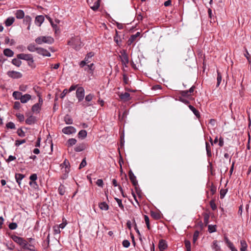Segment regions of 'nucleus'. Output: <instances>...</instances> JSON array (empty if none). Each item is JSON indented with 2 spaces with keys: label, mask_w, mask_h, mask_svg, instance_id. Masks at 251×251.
Segmentation results:
<instances>
[{
  "label": "nucleus",
  "mask_w": 251,
  "mask_h": 251,
  "mask_svg": "<svg viewBox=\"0 0 251 251\" xmlns=\"http://www.w3.org/2000/svg\"><path fill=\"white\" fill-rule=\"evenodd\" d=\"M62 132L63 133L65 134H71L73 133H75L76 132V129L75 128L72 126H67L65 127H64L62 130Z\"/></svg>",
  "instance_id": "obj_8"
},
{
  "label": "nucleus",
  "mask_w": 251,
  "mask_h": 251,
  "mask_svg": "<svg viewBox=\"0 0 251 251\" xmlns=\"http://www.w3.org/2000/svg\"><path fill=\"white\" fill-rule=\"evenodd\" d=\"M94 55V53L92 52H90L86 55L84 60H86V62L89 63L90 61L89 59Z\"/></svg>",
  "instance_id": "obj_48"
},
{
  "label": "nucleus",
  "mask_w": 251,
  "mask_h": 251,
  "mask_svg": "<svg viewBox=\"0 0 251 251\" xmlns=\"http://www.w3.org/2000/svg\"><path fill=\"white\" fill-rule=\"evenodd\" d=\"M180 94L182 97H188L190 96V94H189V91H188V90L181 91L180 92Z\"/></svg>",
  "instance_id": "obj_54"
},
{
  "label": "nucleus",
  "mask_w": 251,
  "mask_h": 251,
  "mask_svg": "<svg viewBox=\"0 0 251 251\" xmlns=\"http://www.w3.org/2000/svg\"><path fill=\"white\" fill-rule=\"evenodd\" d=\"M69 165L70 163L69 162V161L67 159H65L63 163L60 165V166L62 167V168L65 167V173H68L69 172V168L68 167V166H69Z\"/></svg>",
  "instance_id": "obj_16"
},
{
  "label": "nucleus",
  "mask_w": 251,
  "mask_h": 251,
  "mask_svg": "<svg viewBox=\"0 0 251 251\" xmlns=\"http://www.w3.org/2000/svg\"><path fill=\"white\" fill-rule=\"evenodd\" d=\"M5 43L8 44L10 43V45H13L15 44V41L13 39H10L8 37H6L5 38Z\"/></svg>",
  "instance_id": "obj_44"
},
{
  "label": "nucleus",
  "mask_w": 251,
  "mask_h": 251,
  "mask_svg": "<svg viewBox=\"0 0 251 251\" xmlns=\"http://www.w3.org/2000/svg\"><path fill=\"white\" fill-rule=\"evenodd\" d=\"M37 53L40 55H42L44 56H50L51 54L50 52H49L47 50L42 48H38L37 49Z\"/></svg>",
  "instance_id": "obj_10"
},
{
  "label": "nucleus",
  "mask_w": 251,
  "mask_h": 251,
  "mask_svg": "<svg viewBox=\"0 0 251 251\" xmlns=\"http://www.w3.org/2000/svg\"><path fill=\"white\" fill-rule=\"evenodd\" d=\"M27 64L31 68L34 69L36 67V65H35V64L34 63L33 57H32L29 61H28L27 62Z\"/></svg>",
  "instance_id": "obj_45"
},
{
  "label": "nucleus",
  "mask_w": 251,
  "mask_h": 251,
  "mask_svg": "<svg viewBox=\"0 0 251 251\" xmlns=\"http://www.w3.org/2000/svg\"><path fill=\"white\" fill-rule=\"evenodd\" d=\"M212 248L215 250L216 251H218L220 250V246H218L217 241L216 240H214L213 242Z\"/></svg>",
  "instance_id": "obj_43"
},
{
  "label": "nucleus",
  "mask_w": 251,
  "mask_h": 251,
  "mask_svg": "<svg viewBox=\"0 0 251 251\" xmlns=\"http://www.w3.org/2000/svg\"><path fill=\"white\" fill-rule=\"evenodd\" d=\"M222 75L221 74V73L219 72V71L218 70H217V87H218L220 83H221V82L222 81Z\"/></svg>",
  "instance_id": "obj_36"
},
{
  "label": "nucleus",
  "mask_w": 251,
  "mask_h": 251,
  "mask_svg": "<svg viewBox=\"0 0 251 251\" xmlns=\"http://www.w3.org/2000/svg\"><path fill=\"white\" fill-rule=\"evenodd\" d=\"M31 18L29 16L26 15L23 20V23L26 25H31Z\"/></svg>",
  "instance_id": "obj_31"
},
{
  "label": "nucleus",
  "mask_w": 251,
  "mask_h": 251,
  "mask_svg": "<svg viewBox=\"0 0 251 251\" xmlns=\"http://www.w3.org/2000/svg\"><path fill=\"white\" fill-rule=\"evenodd\" d=\"M12 63L17 67H20L22 64V62L20 60V59H18V58H14L12 60Z\"/></svg>",
  "instance_id": "obj_35"
},
{
  "label": "nucleus",
  "mask_w": 251,
  "mask_h": 251,
  "mask_svg": "<svg viewBox=\"0 0 251 251\" xmlns=\"http://www.w3.org/2000/svg\"><path fill=\"white\" fill-rule=\"evenodd\" d=\"M16 17L18 19H22L25 17V13L22 10H17L15 13Z\"/></svg>",
  "instance_id": "obj_15"
},
{
  "label": "nucleus",
  "mask_w": 251,
  "mask_h": 251,
  "mask_svg": "<svg viewBox=\"0 0 251 251\" xmlns=\"http://www.w3.org/2000/svg\"><path fill=\"white\" fill-rule=\"evenodd\" d=\"M203 221L205 225H207L208 224L209 222V215L208 213H204L203 214Z\"/></svg>",
  "instance_id": "obj_40"
},
{
  "label": "nucleus",
  "mask_w": 251,
  "mask_h": 251,
  "mask_svg": "<svg viewBox=\"0 0 251 251\" xmlns=\"http://www.w3.org/2000/svg\"><path fill=\"white\" fill-rule=\"evenodd\" d=\"M86 149V146L84 144H81L77 145L75 148V151L76 152H80Z\"/></svg>",
  "instance_id": "obj_24"
},
{
  "label": "nucleus",
  "mask_w": 251,
  "mask_h": 251,
  "mask_svg": "<svg viewBox=\"0 0 251 251\" xmlns=\"http://www.w3.org/2000/svg\"><path fill=\"white\" fill-rule=\"evenodd\" d=\"M26 248H24V250H27L30 251H35V247L32 243L29 244L28 242L26 241Z\"/></svg>",
  "instance_id": "obj_29"
},
{
  "label": "nucleus",
  "mask_w": 251,
  "mask_h": 251,
  "mask_svg": "<svg viewBox=\"0 0 251 251\" xmlns=\"http://www.w3.org/2000/svg\"><path fill=\"white\" fill-rule=\"evenodd\" d=\"M41 106L39 105V103H35L32 107V111L33 112L39 113Z\"/></svg>",
  "instance_id": "obj_28"
},
{
  "label": "nucleus",
  "mask_w": 251,
  "mask_h": 251,
  "mask_svg": "<svg viewBox=\"0 0 251 251\" xmlns=\"http://www.w3.org/2000/svg\"><path fill=\"white\" fill-rule=\"evenodd\" d=\"M85 91L83 87H78L76 91V97L77 98L78 101H82L84 97Z\"/></svg>",
  "instance_id": "obj_6"
},
{
  "label": "nucleus",
  "mask_w": 251,
  "mask_h": 251,
  "mask_svg": "<svg viewBox=\"0 0 251 251\" xmlns=\"http://www.w3.org/2000/svg\"><path fill=\"white\" fill-rule=\"evenodd\" d=\"M205 145L207 155L208 157H211L212 156V153L211 151V147L209 143H208L207 142L205 143Z\"/></svg>",
  "instance_id": "obj_33"
},
{
  "label": "nucleus",
  "mask_w": 251,
  "mask_h": 251,
  "mask_svg": "<svg viewBox=\"0 0 251 251\" xmlns=\"http://www.w3.org/2000/svg\"><path fill=\"white\" fill-rule=\"evenodd\" d=\"M76 140L75 138L69 139L67 142V145L68 147H72L75 145L76 143Z\"/></svg>",
  "instance_id": "obj_30"
},
{
  "label": "nucleus",
  "mask_w": 251,
  "mask_h": 251,
  "mask_svg": "<svg viewBox=\"0 0 251 251\" xmlns=\"http://www.w3.org/2000/svg\"><path fill=\"white\" fill-rule=\"evenodd\" d=\"M35 41L37 44L39 45L43 43L51 44L53 42L54 40L50 36H40L36 38Z\"/></svg>",
  "instance_id": "obj_2"
},
{
  "label": "nucleus",
  "mask_w": 251,
  "mask_h": 251,
  "mask_svg": "<svg viewBox=\"0 0 251 251\" xmlns=\"http://www.w3.org/2000/svg\"><path fill=\"white\" fill-rule=\"evenodd\" d=\"M6 247L7 249L9 250H13L15 248V245L12 242L7 243L6 244Z\"/></svg>",
  "instance_id": "obj_55"
},
{
  "label": "nucleus",
  "mask_w": 251,
  "mask_h": 251,
  "mask_svg": "<svg viewBox=\"0 0 251 251\" xmlns=\"http://www.w3.org/2000/svg\"><path fill=\"white\" fill-rule=\"evenodd\" d=\"M64 121L66 124L71 125L73 124V119L71 117L68 115L64 117Z\"/></svg>",
  "instance_id": "obj_32"
},
{
  "label": "nucleus",
  "mask_w": 251,
  "mask_h": 251,
  "mask_svg": "<svg viewBox=\"0 0 251 251\" xmlns=\"http://www.w3.org/2000/svg\"><path fill=\"white\" fill-rule=\"evenodd\" d=\"M244 55L247 58L249 63H251V56H250V55L247 50H246V53L244 54Z\"/></svg>",
  "instance_id": "obj_61"
},
{
  "label": "nucleus",
  "mask_w": 251,
  "mask_h": 251,
  "mask_svg": "<svg viewBox=\"0 0 251 251\" xmlns=\"http://www.w3.org/2000/svg\"><path fill=\"white\" fill-rule=\"evenodd\" d=\"M65 187L64 185L61 184L58 188V192L60 195H64L65 193Z\"/></svg>",
  "instance_id": "obj_38"
},
{
  "label": "nucleus",
  "mask_w": 251,
  "mask_h": 251,
  "mask_svg": "<svg viewBox=\"0 0 251 251\" xmlns=\"http://www.w3.org/2000/svg\"><path fill=\"white\" fill-rule=\"evenodd\" d=\"M119 97L120 99L124 101H128L130 100V94L127 92H125L124 93H121Z\"/></svg>",
  "instance_id": "obj_14"
},
{
  "label": "nucleus",
  "mask_w": 251,
  "mask_h": 251,
  "mask_svg": "<svg viewBox=\"0 0 251 251\" xmlns=\"http://www.w3.org/2000/svg\"><path fill=\"white\" fill-rule=\"evenodd\" d=\"M25 175L21 174H16L15 179L17 182L20 185L21 183V180L24 178Z\"/></svg>",
  "instance_id": "obj_20"
},
{
  "label": "nucleus",
  "mask_w": 251,
  "mask_h": 251,
  "mask_svg": "<svg viewBox=\"0 0 251 251\" xmlns=\"http://www.w3.org/2000/svg\"><path fill=\"white\" fill-rule=\"evenodd\" d=\"M114 40L118 45H120V43L121 42V40L120 37L118 36V32L117 30L116 31V35L114 37Z\"/></svg>",
  "instance_id": "obj_39"
},
{
  "label": "nucleus",
  "mask_w": 251,
  "mask_h": 251,
  "mask_svg": "<svg viewBox=\"0 0 251 251\" xmlns=\"http://www.w3.org/2000/svg\"><path fill=\"white\" fill-rule=\"evenodd\" d=\"M93 95L92 94H89L88 95H87L86 97H85V100L87 101H90L93 98Z\"/></svg>",
  "instance_id": "obj_64"
},
{
  "label": "nucleus",
  "mask_w": 251,
  "mask_h": 251,
  "mask_svg": "<svg viewBox=\"0 0 251 251\" xmlns=\"http://www.w3.org/2000/svg\"><path fill=\"white\" fill-rule=\"evenodd\" d=\"M123 246L125 248H128L130 246V242L127 240H125L122 243Z\"/></svg>",
  "instance_id": "obj_63"
},
{
  "label": "nucleus",
  "mask_w": 251,
  "mask_h": 251,
  "mask_svg": "<svg viewBox=\"0 0 251 251\" xmlns=\"http://www.w3.org/2000/svg\"><path fill=\"white\" fill-rule=\"evenodd\" d=\"M216 187L213 184H212L210 189L211 194L214 195L216 193Z\"/></svg>",
  "instance_id": "obj_58"
},
{
  "label": "nucleus",
  "mask_w": 251,
  "mask_h": 251,
  "mask_svg": "<svg viewBox=\"0 0 251 251\" xmlns=\"http://www.w3.org/2000/svg\"><path fill=\"white\" fill-rule=\"evenodd\" d=\"M11 238L15 242L21 246L23 249L26 248V241L23 238L15 235H11Z\"/></svg>",
  "instance_id": "obj_3"
},
{
  "label": "nucleus",
  "mask_w": 251,
  "mask_h": 251,
  "mask_svg": "<svg viewBox=\"0 0 251 251\" xmlns=\"http://www.w3.org/2000/svg\"><path fill=\"white\" fill-rule=\"evenodd\" d=\"M15 21V18L13 17H9L6 19L5 21V24L6 26L11 25Z\"/></svg>",
  "instance_id": "obj_19"
},
{
  "label": "nucleus",
  "mask_w": 251,
  "mask_h": 251,
  "mask_svg": "<svg viewBox=\"0 0 251 251\" xmlns=\"http://www.w3.org/2000/svg\"><path fill=\"white\" fill-rule=\"evenodd\" d=\"M3 54L7 57H12L14 55V52L9 49H6L3 50Z\"/></svg>",
  "instance_id": "obj_23"
},
{
  "label": "nucleus",
  "mask_w": 251,
  "mask_h": 251,
  "mask_svg": "<svg viewBox=\"0 0 251 251\" xmlns=\"http://www.w3.org/2000/svg\"><path fill=\"white\" fill-rule=\"evenodd\" d=\"M99 207L101 210H107L109 208L108 205L105 202H101L99 203Z\"/></svg>",
  "instance_id": "obj_27"
},
{
  "label": "nucleus",
  "mask_w": 251,
  "mask_h": 251,
  "mask_svg": "<svg viewBox=\"0 0 251 251\" xmlns=\"http://www.w3.org/2000/svg\"><path fill=\"white\" fill-rule=\"evenodd\" d=\"M100 0H87L90 8L94 11H97L100 7Z\"/></svg>",
  "instance_id": "obj_5"
},
{
  "label": "nucleus",
  "mask_w": 251,
  "mask_h": 251,
  "mask_svg": "<svg viewBox=\"0 0 251 251\" xmlns=\"http://www.w3.org/2000/svg\"><path fill=\"white\" fill-rule=\"evenodd\" d=\"M185 246L186 248L187 251H191V243L188 240H185Z\"/></svg>",
  "instance_id": "obj_49"
},
{
  "label": "nucleus",
  "mask_w": 251,
  "mask_h": 251,
  "mask_svg": "<svg viewBox=\"0 0 251 251\" xmlns=\"http://www.w3.org/2000/svg\"><path fill=\"white\" fill-rule=\"evenodd\" d=\"M208 230L209 233H212L216 231V226L209 225L208 226Z\"/></svg>",
  "instance_id": "obj_41"
},
{
  "label": "nucleus",
  "mask_w": 251,
  "mask_h": 251,
  "mask_svg": "<svg viewBox=\"0 0 251 251\" xmlns=\"http://www.w3.org/2000/svg\"><path fill=\"white\" fill-rule=\"evenodd\" d=\"M158 248L160 251H163V250L167 249V244L166 243V242L164 240H160L159 242Z\"/></svg>",
  "instance_id": "obj_13"
},
{
  "label": "nucleus",
  "mask_w": 251,
  "mask_h": 251,
  "mask_svg": "<svg viewBox=\"0 0 251 251\" xmlns=\"http://www.w3.org/2000/svg\"><path fill=\"white\" fill-rule=\"evenodd\" d=\"M224 239H225V241L227 245V246L229 248H231L232 247H233V245L232 244V243H231L229 240L228 239V238L226 237V236H225V238H224Z\"/></svg>",
  "instance_id": "obj_42"
},
{
  "label": "nucleus",
  "mask_w": 251,
  "mask_h": 251,
  "mask_svg": "<svg viewBox=\"0 0 251 251\" xmlns=\"http://www.w3.org/2000/svg\"><path fill=\"white\" fill-rule=\"evenodd\" d=\"M68 44L76 50H78L81 47V42L79 37L72 38L68 42Z\"/></svg>",
  "instance_id": "obj_1"
},
{
  "label": "nucleus",
  "mask_w": 251,
  "mask_h": 251,
  "mask_svg": "<svg viewBox=\"0 0 251 251\" xmlns=\"http://www.w3.org/2000/svg\"><path fill=\"white\" fill-rule=\"evenodd\" d=\"M17 134L20 137L25 136V133L22 129H18L17 130Z\"/></svg>",
  "instance_id": "obj_60"
},
{
  "label": "nucleus",
  "mask_w": 251,
  "mask_h": 251,
  "mask_svg": "<svg viewBox=\"0 0 251 251\" xmlns=\"http://www.w3.org/2000/svg\"><path fill=\"white\" fill-rule=\"evenodd\" d=\"M188 107L198 118H200V114L198 110H197L193 106L191 105H189Z\"/></svg>",
  "instance_id": "obj_21"
},
{
  "label": "nucleus",
  "mask_w": 251,
  "mask_h": 251,
  "mask_svg": "<svg viewBox=\"0 0 251 251\" xmlns=\"http://www.w3.org/2000/svg\"><path fill=\"white\" fill-rule=\"evenodd\" d=\"M17 227V225L15 223H12L9 225V228L11 230H14Z\"/></svg>",
  "instance_id": "obj_57"
},
{
  "label": "nucleus",
  "mask_w": 251,
  "mask_h": 251,
  "mask_svg": "<svg viewBox=\"0 0 251 251\" xmlns=\"http://www.w3.org/2000/svg\"><path fill=\"white\" fill-rule=\"evenodd\" d=\"M199 235V232L197 230L195 231L194 233L193 237V241L194 243H195L196 242V241L197 240Z\"/></svg>",
  "instance_id": "obj_51"
},
{
  "label": "nucleus",
  "mask_w": 251,
  "mask_h": 251,
  "mask_svg": "<svg viewBox=\"0 0 251 251\" xmlns=\"http://www.w3.org/2000/svg\"><path fill=\"white\" fill-rule=\"evenodd\" d=\"M17 57L18 59L24 60L28 62L33 57V56L31 54L20 53L17 54Z\"/></svg>",
  "instance_id": "obj_9"
},
{
  "label": "nucleus",
  "mask_w": 251,
  "mask_h": 251,
  "mask_svg": "<svg viewBox=\"0 0 251 251\" xmlns=\"http://www.w3.org/2000/svg\"><path fill=\"white\" fill-rule=\"evenodd\" d=\"M38 48L36 47L34 44H30L27 47V49L30 52L37 51Z\"/></svg>",
  "instance_id": "obj_25"
},
{
  "label": "nucleus",
  "mask_w": 251,
  "mask_h": 251,
  "mask_svg": "<svg viewBox=\"0 0 251 251\" xmlns=\"http://www.w3.org/2000/svg\"><path fill=\"white\" fill-rule=\"evenodd\" d=\"M114 199L116 200V201H117V202L118 203V204L119 207L122 210H124V205L122 203V200L119 199H118V198H115Z\"/></svg>",
  "instance_id": "obj_47"
},
{
  "label": "nucleus",
  "mask_w": 251,
  "mask_h": 251,
  "mask_svg": "<svg viewBox=\"0 0 251 251\" xmlns=\"http://www.w3.org/2000/svg\"><path fill=\"white\" fill-rule=\"evenodd\" d=\"M87 135V131L85 130H81L78 133V137L81 139H84Z\"/></svg>",
  "instance_id": "obj_26"
},
{
  "label": "nucleus",
  "mask_w": 251,
  "mask_h": 251,
  "mask_svg": "<svg viewBox=\"0 0 251 251\" xmlns=\"http://www.w3.org/2000/svg\"><path fill=\"white\" fill-rule=\"evenodd\" d=\"M151 216L154 219L156 220L159 219L160 218V215L159 214V213L156 212L151 211Z\"/></svg>",
  "instance_id": "obj_46"
},
{
  "label": "nucleus",
  "mask_w": 251,
  "mask_h": 251,
  "mask_svg": "<svg viewBox=\"0 0 251 251\" xmlns=\"http://www.w3.org/2000/svg\"><path fill=\"white\" fill-rule=\"evenodd\" d=\"M26 141L25 139H23L22 140H16L15 142V145L16 146H19L21 144H23L25 143Z\"/></svg>",
  "instance_id": "obj_62"
},
{
  "label": "nucleus",
  "mask_w": 251,
  "mask_h": 251,
  "mask_svg": "<svg viewBox=\"0 0 251 251\" xmlns=\"http://www.w3.org/2000/svg\"><path fill=\"white\" fill-rule=\"evenodd\" d=\"M12 96L15 100H20L22 96V94L21 92L19 91H14L13 93Z\"/></svg>",
  "instance_id": "obj_34"
},
{
  "label": "nucleus",
  "mask_w": 251,
  "mask_h": 251,
  "mask_svg": "<svg viewBox=\"0 0 251 251\" xmlns=\"http://www.w3.org/2000/svg\"><path fill=\"white\" fill-rule=\"evenodd\" d=\"M210 205L211 208L213 210H215L217 208V206L215 203V201L214 200H211L210 201Z\"/></svg>",
  "instance_id": "obj_56"
},
{
  "label": "nucleus",
  "mask_w": 251,
  "mask_h": 251,
  "mask_svg": "<svg viewBox=\"0 0 251 251\" xmlns=\"http://www.w3.org/2000/svg\"><path fill=\"white\" fill-rule=\"evenodd\" d=\"M7 75L8 76L13 78H20L22 77V74L21 73L14 71L7 72Z\"/></svg>",
  "instance_id": "obj_7"
},
{
  "label": "nucleus",
  "mask_w": 251,
  "mask_h": 251,
  "mask_svg": "<svg viewBox=\"0 0 251 251\" xmlns=\"http://www.w3.org/2000/svg\"><path fill=\"white\" fill-rule=\"evenodd\" d=\"M227 191V189H222L220 190V198L221 199H223L224 198V197H225V195L226 194Z\"/></svg>",
  "instance_id": "obj_52"
},
{
  "label": "nucleus",
  "mask_w": 251,
  "mask_h": 251,
  "mask_svg": "<svg viewBox=\"0 0 251 251\" xmlns=\"http://www.w3.org/2000/svg\"><path fill=\"white\" fill-rule=\"evenodd\" d=\"M86 164H87V163H86V159L84 158L82 160L80 164L79 165V169H81V168L84 167L86 165Z\"/></svg>",
  "instance_id": "obj_59"
},
{
  "label": "nucleus",
  "mask_w": 251,
  "mask_h": 251,
  "mask_svg": "<svg viewBox=\"0 0 251 251\" xmlns=\"http://www.w3.org/2000/svg\"><path fill=\"white\" fill-rule=\"evenodd\" d=\"M6 127L7 128L15 129V125L13 122H10L6 124Z\"/></svg>",
  "instance_id": "obj_50"
},
{
  "label": "nucleus",
  "mask_w": 251,
  "mask_h": 251,
  "mask_svg": "<svg viewBox=\"0 0 251 251\" xmlns=\"http://www.w3.org/2000/svg\"><path fill=\"white\" fill-rule=\"evenodd\" d=\"M44 17L42 15H39L37 16L35 18V23L36 24H38L39 26H40L44 22Z\"/></svg>",
  "instance_id": "obj_18"
},
{
  "label": "nucleus",
  "mask_w": 251,
  "mask_h": 251,
  "mask_svg": "<svg viewBox=\"0 0 251 251\" xmlns=\"http://www.w3.org/2000/svg\"><path fill=\"white\" fill-rule=\"evenodd\" d=\"M240 244H241L240 250H242V251H243V250H247L248 245H247V244L245 240H241Z\"/></svg>",
  "instance_id": "obj_37"
},
{
  "label": "nucleus",
  "mask_w": 251,
  "mask_h": 251,
  "mask_svg": "<svg viewBox=\"0 0 251 251\" xmlns=\"http://www.w3.org/2000/svg\"><path fill=\"white\" fill-rule=\"evenodd\" d=\"M31 99V96L29 94H25L24 95H22L20 100L21 102L23 103H26L28 100H29Z\"/></svg>",
  "instance_id": "obj_17"
},
{
  "label": "nucleus",
  "mask_w": 251,
  "mask_h": 251,
  "mask_svg": "<svg viewBox=\"0 0 251 251\" xmlns=\"http://www.w3.org/2000/svg\"><path fill=\"white\" fill-rule=\"evenodd\" d=\"M35 118L34 116H30L26 119L25 123L27 125H31L35 123Z\"/></svg>",
  "instance_id": "obj_22"
},
{
  "label": "nucleus",
  "mask_w": 251,
  "mask_h": 251,
  "mask_svg": "<svg viewBox=\"0 0 251 251\" xmlns=\"http://www.w3.org/2000/svg\"><path fill=\"white\" fill-rule=\"evenodd\" d=\"M16 116L20 122H23L24 121L25 117L24 115L21 114L20 113H17Z\"/></svg>",
  "instance_id": "obj_53"
},
{
  "label": "nucleus",
  "mask_w": 251,
  "mask_h": 251,
  "mask_svg": "<svg viewBox=\"0 0 251 251\" xmlns=\"http://www.w3.org/2000/svg\"><path fill=\"white\" fill-rule=\"evenodd\" d=\"M141 33L140 32H137L135 34H133L130 36L127 41L128 45H130L134 41L136 40V38L140 36Z\"/></svg>",
  "instance_id": "obj_12"
},
{
  "label": "nucleus",
  "mask_w": 251,
  "mask_h": 251,
  "mask_svg": "<svg viewBox=\"0 0 251 251\" xmlns=\"http://www.w3.org/2000/svg\"><path fill=\"white\" fill-rule=\"evenodd\" d=\"M129 177L133 185L136 186L138 184V182L136 180V176L131 170L129 172Z\"/></svg>",
  "instance_id": "obj_11"
},
{
  "label": "nucleus",
  "mask_w": 251,
  "mask_h": 251,
  "mask_svg": "<svg viewBox=\"0 0 251 251\" xmlns=\"http://www.w3.org/2000/svg\"><path fill=\"white\" fill-rule=\"evenodd\" d=\"M120 53L121 54L119 55V57L121 59L123 65L127 67V64L129 63V59L126 50H123L120 51Z\"/></svg>",
  "instance_id": "obj_4"
}]
</instances>
